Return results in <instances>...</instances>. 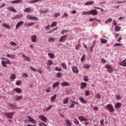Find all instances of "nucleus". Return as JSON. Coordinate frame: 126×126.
<instances>
[{"label": "nucleus", "mask_w": 126, "mask_h": 126, "mask_svg": "<svg viewBox=\"0 0 126 126\" xmlns=\"http://www.w3.org/2000/svg\"><path fill=\"white\" fill-rule=\"evenodd\" d=\"M78 120L80 121V122H84V124H85V126H87L90 123L87 122L88 121V119L86 118V117H84L83 116H79L78 117Z\"/></svg>", "instance_id": "obj_1"}, {"label": "nucleus", "mask_w": 126, "mask_h": 126, "mask_svg": "<svg viewBox=\"0 0 126 126\" xmlns=\"http://www.w3.org/2000/svg\"><path fill=\"white\" fill-rule=\"evenodd\" d=\"M1 60H4V61H2L1 62V65L3 67H7V65L6 64H11V62L9 61V60L6 58H1Z\"/></svg>", "instance_id": "obj_2"}, {"label": "nucleus", "mask_w": 126, "mask_h": 126, "mask_svg": "<svg viewBox=\"0 0 126 126\" xmlns=\"http://www.w3.org/2000/svg\"><path fill=\"white\" fill-rule=\"evenodd\" d=\"M3 114L5 116H6V117H7V118H8V119H11V120H12V117H13V115H14V112H3Z\"/></svg>", "instance_id": "obj_3"}, {"label": "nucleus", "mask_w": 126, "mask_h": 126, "mask_svg": "<svg viewBox=\"0 0 126 126\" xmlns=\"http://www.w3.org/2000/svg\"><path fill=\"white\" fill-rule=\"evenodd\" d=\"M106 110H108L110 113H114L115 109L112 104H108L106 105Z\"/></svg>", "instance_id": "obj_4"}, {"label": "nucleus", "mask_w": 126, "mask_h": 126, "mask_svg": "<svg viewBox=\"0 0 126 126\" xmlns=\"http://www.w3.org/2000/svg\"><path fill=\"white\" fill-rule=\"evenodd\" d=\"M104 68H107L109 73H111V72L114 71V69H113L112 65L108 64H106L105 65H104Z\"/></svg>", "instance_id": "obj_5"}, {"label": "nucleus", "mask_w": 126, "mask_h": 126, "mask_svg": "<svg viewBox=\"0 0 126 126\" xmlns=\"http://www.w3.org/2000/svg\"><path fill=\"white\" fill-rule=\"evenodd\" d=\"M38 118L40 121H42L43 123H47V122H48V118L44 115H39Z\"/></svg>", "instance_id": "obj_6"}, {"label": "nucleus", "mask_w": 126, "mask_h": 126, "mask_svg": "<svg viewBox=\"0 0 126 126\" xmlns=\"http://www.w3.org/2000/svg\"><path fill=\"white\" fill-rule=\"evenodd\" d=\"M27 118L30 123H32V124H37V121L35 119H34L33 118H32L31 116H28Z\"/></svg>", "instance_id": "obj_7"}, {"label": "nucleus", "mask_w": 126, "mask_h": 126, "mask_svg": "<svg viewBox=\"0 0 126 126\" xmlns=\"http://www.w3.org/2000/svg\"><path fill=\"white\" fill-rule=\"evenodd\" d=\"M90 14L91 15H97L98 14V12L97 11V9H94L92 10L89 11Z\"/></svg>", "instance_id": "obj_8"}, {"label": "nucleus", "mask_w": 126, "mask_h": 126, "mask_svg": "<svg viewBox=\"0 0 126 126\" xmlns=\"http://www.w3.org/2000/svg\"><path fill=\"white\" fill-rule=\"evenodd\" d=\"M66 37H67V34L62 36L59 39V42H65V41H66V40L65 39H66Z\"/></svg>", "instance_id": "obj_9"}, {"label": "nucleus", "mask_w": 126, "mask_h": 126, "mask_svg": "<svg viewBox=\"0 0 126 126\" xmlns=\"http://www.w3.org/2000/svg\"><path fill=\"white\" fill-rule=\"evenodd\" d=\"M72 70L74 73H78V72H79L78 67L76 66H73L72 67Z\"/></svg>", "instance_id": "obj_10"}, {"label": "nucleus", "mask_w": 126, "mask_h": 126, "mask_svg": "<svg viewBox=\"0 0 126 126\" xmlns=\"http://www.w3.org/2000/svg\"><path fill=\"white\" fill-rule=\"evenodd\" d=\"M118 63L121 66H126V58L123 61H119Z\"/></svg>", "instance_id": "obj_11"}, {"label": "nucleus", "mask_w": 126, "mask_h": 126, "mask_svg": "<svg viewBox=\"0 0 126 126\" xmlns=\"http://www.w3.org/2000/svg\"><path fill=\"white\" fill-rule=\"evenodd\" d=\"M80 89L81 90H83L84 88H86L87 87V83L86 82H82L80 83Z\"/></svg>", "instance_id": "obj_12"}, {"label": "nucleus", "mask_w": 126, "mask_h": 126, "mask_svg": "<svg viewBox=\"0 0 126 126\" xmlns=\"http://www.w3.org/2000/svg\"><path fill=\"white\" fill-rule=\"evenodd\" d=\"M6 9L7 10H9L10 11H12V12H17V11L15 9L14 7H11L10 6H8Z\"/></svg>", "instance_id": "obj_13"}, {"label": "nucleus", "mask_w": 126, "mask_h": 126, "mask_svg": "<svg viewBox=\"0 0 126 126\" xmlns=\"http://www.w3.org/2000/svg\"><path fill=\"white\" fill-rule=\"evenodd\" d=\"M64 122H65L66 126H72V123H71V122H70V121L69 120V119H68V118L66 119Z\"/></svg>", "instance_id": "obj_14"}, {"label": "nucleus", "mask_w": 126, "mask_h": 126, "mask_svg": "<svg viewBox=\"0 0 126 126\" xmlns=\"http://www.w3.org/2000/svg\"><path fill=\"white\" fill-rule=\"evenodd\" d=\"M22 17H23V14L21 13L20 14H17L14 16V17L13 18V19L14 20L16 19H19V18H21Z\"/></svg>", "instance_id": "obj_15"}, {"label": "nucleus", "mask_w": 126, "mask_h": 126, "mask_svg": "<svg viewBox=\"0 0 126 126\" xmlns=\"http://www.w3.org/2000/svg\"><path fill=\"white\" fill-rule=\"evenodd\" d=\"M22 98H23L22 95L19 96L17 95H15L13 97V100H14L15 101H19V100H21Z\"/></svg>", "instance_id": "obj_16"}, {"label": "nucleus", "mask_w": 126, "mask_h": 126, "mask_svg": "<svg viewBox=\"0 0 126 126\" xmlns=\"http://www.w3.org/2000/svg\"><path fill=\"white\" fill-rule=\"evenodd\" d=\"M13 91H14V92L18 94L22 93V90L19 88H15L13 89Z\"/></svg>", "instance_id": "obj_17"}, {"label": "nucleus", "mask_w": 126, "mask_h": 126, "mask_svg": "<svg viewBox=\"0 0 126 126\" xmlns=\"http://www.w3.org/2000/svg\"><path fill=\"white\" fill-rule=\"evenodd\" d=\"M71 104L70 105V109H72V108H74V105H79V103H77L76 101H71Z\"/></svg>", "instance_id": "obj_18"}, {"label": "nucleus", "mask_w": 126, "mask_h": 126, "mask_svg": "<svg viewBox=\"0 0 126 126\" xmlns=\"http://www.w3.org/2000/svg\"><path fill=\"white\" fill-rule=\"evenodd\" d=\"M39 12L41 14H42V13H47V12H49V9L43 8V10L40 9Z\"/></svg>", "instance_id": "obj_19"}, {"label": "nucleus", "mask_w": 126, "mask_h": 126, "mask_svg": "<svg viewBox=\"0 0 126 126\" xmlns=\"http://www.w3.org/2000/svg\"><path fill=\"white\" fill-rule=\"evenodd\" d=\"M31 40L33 43H36V41H37V36H36V35H33L31 37Z\"/></svg>", "instance_id": "obj_20"}, {"label": "nucleus", "mask_w": 126, "mask_h": 126, "mask_svg": "<svg viewBox=\"0 0 126 126\" xmlns=\"http://www.w3.org/2000/svg\"><path fill=\"white\" fill-rule=\"evenodd\" d=\"M122 107V103L121 102H117L115 105V109H120Z\"/></svg>", "instance_id": "obj_21"}, {"label": "nucleus", "mask_w": 126, "mask_h": 126, "mask_svg": "<svg viewBox=\"0 0 126 126\" xmlns=\"http://www.w3.org/2000/svg\"><path fill=\"white\" fill-rule=\"evenodd\" d=\"M23 23H24V21H20L18 23H17L16 25V29H18V28H19V27H20V26L22 25V24H23Z\"/></svg>", "instance_id": "obj_22"}, {"label": "nucleus", "mask_w": 126, "mask_h": 126, "mask_svg": "<svg viewBox=\"0 0 126 126\" xmlns=\"http://www.w3.org/2000/svg\"><path fill=\"white\" fill-rule=\"evenodd\" d=\"M60 82L57 81L55 83H53L52 85V88H57L59 85H60Z\"/></svg>", "instance_id": "obj_23"}, {"label": "nucleus", "mask_w": 126, "mask_h": 126, "mask_svg": "<svg viewBox=\"0 0 126 126\" xmlns=\"http://www.w3.org/2000/svg\"><path fill=\"white\" fill-rule=\"evenodd\" d=\"M9 107H10V108H11L13 110L16 109L17 110L18 109H19V107H18L16 105H14V104H10L9 105Z\"/></svg>", "instance_id": "obj_24"}, {"label": "nucleus", "mask_w": 126, "mask_h": 126, "mask_svg": "<svg viewBox=\"0 0 126 126\" xmlns=\"http://www.w3.org/2000/svg\"><path fill=\"white\" fill-rule=\"evenodd\" d=\"M61 86L62 87H64V86L68 87L69 86V83L67 82H63L61 83Z\"/></svg>", "instance_id": "obj_25"}, {"label": "nucleus", "mask_w": 126, "mask_h": 126, "mask_svg": "<svg viewBox=\"0 0 126 126\" xmlns=\"http://www.w3.org/2000/svg\"><path fill=\"white\" fill-rule=\"evenodd\" d=\"M21 2H22V0H14L11 1V3H13V4L21 3Z\"/></svg>", "instance_id": "obj_26"}, {"label": "nucleus", "mask_w": 126, "mask_h": 126, "mask_svg": "<svg viewBox=\"0 0 126 126\" xmlns=\"http://www.w3.org/2000/svg\"><path fill=\"white\" fill-rule=\"evenodd\" d=\"M22 56L23 57V58H24V60H25V61H27V62H30V61L31 60V58H30V57L25 56V55L23 54Z\"/></svg>", "instance_id": "obj_27"}, {"label": "nucleus", "mask_w": 126, "mask_h": 126, "mask_svg": "<svg viewBox=\"0 0 126 126\" xmlns=\"http://www.w3.org/2000/svg\"><path fill=\"white\" fill-rule=\"evenodd\" d=\"M79 100H80V102L83 103V104L87 103V101H86V99H84V97H79Z\"/></svg>", "instance_id": "obj_28"}, {"label": "nucleus", "mask_w": 126, "mask_h": 126, "mask_svg": "<svg viewBox=\"0 0 126 126\" xmlns=\"http://www.w3.org/2000/svg\"><path fill=\"white\" fill-rule=\"evenodd\" d=\"M24 12H28V13H31L32 10L30 7H27L24 9Z\"/></svg>", "instance_id": "obj_29"}, {"label": "nucleus", "mask_w": 126, "mask_h": 126, "mask_svg": "<svg viewBox=\"0 0 126 126\" xmlns=\"http://www.w3.org/2000/svg\"><path fill=\"white\" fill-rule=\"evenodd\" d=\"M54 63L51 60H48V61L46 62V64L48 65V66H50L53 64Z\"/></svg>", "instance_id": "obj_30"}, {"label": "nucleus", "mask_w": 126, "mask_h": 126, "mask_svg": "<svg viewBox=\"0 0 126 126\" xmlns=\"http://www.w3.org/2000/svg\"><path fill=\"white\" fill-rule=\"evenodd\" d=\"M56 99H57V94H55L53 96H51L50 101L51 102H55Z\"/></svg>", "instance_id": "obj_31"}, {"label": "nucleus", "mask_w": 126, "mask_h": 126, "mask_svg": "<svg viewBox=\"0 0 126 126\" xmlns=\"http://www.w3.org/2000/svg\"><path fill=\"white\" fill-rule=\"evenodd\" d=\"M100 42L101 44H107V43H108V40L106 39L101 38H100Z\"/></svg>", "instance_id": "obj_32"}, {"label": "nucleus", "mask_w": 126, "mask_h": 126, "mask_svg": "<svg viewBox=\"0 0 126 126\" xmlns=\"http://www.w3.org/2000/svg\"><path fill=\"white\" fill-rule=\"evenodd\" d=\"M10 79H11L12 80H13L14 79H16V75H15V74L14 73H12L11 74V75L10 76Z\"/></svg>", "instance_id": "obj_33"}, {"label": "nucleus", "mask_w": 126, "mask_h": 126, "mask_svg": "<svg viewBox=\"0 0 126 126\" xmlns=\"http://www.w3.org/2000/svg\"><path fill=\"white\" fill-rule=\"evenodd\" d=\"M2 26L4 27V28H6V29H11V28L10 27V26L9 25H7V24H4L2 25Z\"/></svg>", "instance_id": "obj_34"}, {"label": "nucleus", "mask_w": 126, "mask_h": 126, "mask_svg": "<svg viewBox=\"0 0 126 126\" xmlns=\"http://www.w3.org/2000/svg\"><path fill=\"white\" fill-rule=\"evenodd\" d=\"M94 3V1H87L84 3L85 5H91V4H93Z\"/></svg>", "instance_id": "obj_35"}, {"label": "nucleus", "mask_w": 126, "mask_h": 126, "mask_svg": "<svg viewBox=\"0 0 126 126\" xmlns=\"http://www.w3.org/2000/svg\"><path fill=\"white\" fill-rule=\"evenodd\" d=\"M52 108H53V105H50L49 106L45 108V109L43 110V112H45V111H46V112H48V111H50V110H51V109H52Z\"/></svg>", "instance_id": "obj_36"}, {"label": "nucleus", "mask_w": 126, "mask_h": 126, "mask_svg": "<svg viewBox=\"0 0 126 126\" xmlns=\"http://www.w3.org/2000/svg\"><path fill=\"white\" fill-rule=\"evenodd\" d=\"M68 100H69L68 97H65L63 101V104H67L68 103Z\"/></svg>", "instance_id": "obj_37"}, {"label": "nucleus", "mask_w": 126, "mask_h": 126, "mask_svg": "<svg viewBox=\"0 0 126 126\" xmlns=\"http://www.w3.org/2000/svg\"><path fill=\"white\" fill-rule=\"evenodd\" d=\"M6 56L9 59H14V58H15V55L14 54H13L12 55H10V54H6Z\"/></svg>", "instance_id": "obj_38"}, {"label": "nucleus", "mask_w": 126, "mask_h": 126, "mask_svg": "<svg viewBox=\"0 0 126 126\" xmlns=\"http://www.w3.org/2000/svg\"><path fill=\"white\" fill-rule=\"evenodd\" d=\"M73 122L75 125H77V126H78V125H79V121H78V120H77V119H76V118H74Z\"/></svg>", "instance_id": "obj_39"}, {"label": "nucleus", "mask_w": 126, "mask_h": 126, "mask_svg": "<svg viewBox=\"0 0 126 126\" xmlns=\"http://www.w3.org/2000/svg\"><path fill=\"white\" fill-rule=\"evenodd\" d=\"M90 64H86L83 66V68H87V69L90 68Z\"/></svg>", "instance_id": "obj_40"}, {"label": "nucleus", "mask_w": 126, "mask_h": 126, "mask_svg": "<svg viewBox=\"0 0 126 126\" xmlns=\"http://www.w3.org/2000/svg\"><path fill=\"white\" fill-rule=\"evenodd\" d=\"M113 20V19L110 18L109 19H108L107 20H106V21L105 22V24H109V23H110V22H112Z\"/></svg>", "instance_id": "obj_41"}, {"label": "nucleus", "mask_w": 126, "mask_h": 126, "mask_svg": "<svg viewBox=\"0 0 126 126\" xmlns=\"http://www.w3.org/2000/svg\"><path fill=\"white\" fill-rule=\"evenodd\" d=\"M48 42L49 43H52V42H55L56 41V38L52 37V38H50L48 40Z\"/></svg>", "instance_id": "obj_42"}, {"label": "nucleus", "mask_w": 126, "mask_h": 126, "mask_svg": "<svg viewBox=\"0 0 126 126\" xmlns=\"http://www.w3.org/2000/svg\"><path fill=\"white\" fill-rule=\"evenodd\" d=\"M34 24H35V23L34 22H32V23H30L29 24L25 23V25H26L28 27H30L31 26H33V25H34Z\"/></svg>", "instance_id": "obj_43"}, {"label": "nucleus", "mask_w": 126, "mask_h": 126, "mask_svg": "<svg viewBox=\"0 0 126 126\" xmlns=\"http://www.w3.org/2000/svg\"><path fill=\"white\" fill-rule=\"evenodd\" d=\"M61 15V13L60 12H57L54 13V18H57L59 17Z\"/></svg>", "instance_id": "obj_44"}, {"label": "nucleus", "mask_w": 126, "mask_h": 126, "mask_svg": "<svg viewBox=\"0 0 126 126\" xmlns=\"http://www.w3.org/2000/svg\"><path fill=\"white\" fill-rule=\"evenodd\" d=\"M61 65L63 69H67V67L66 66V64L64 63H62Z\"/></svg>", "instance_id": "obj_45"}, {"label": "nucleus", "mask_w": 126, "mask_h": 126, "mask_svg": "<svg viewBox=\"0 0 126 126\" xmlns=\"http://www.w3.org/2000/svg\"><path fill=\"white\" fill-rule=\"evenodd\" d=\"M80 48H81V44H78L76 45L75 50H76V51H78V50H79V49H80Z\"/></svg>", "instance_id": "obj_46"}, {"label": "nucleus", "mask_w": 126, "mask_h": 126, "mask_svg": "<svg viewBox=\"0 0 126 126\" xmlns=\"http://www.w3.org/2000/svg\"><path fill=\"white\" fill-rule=\"evenodd\" d=\"M54 70L56 71H62V70H63V69L62 68H59L58 66H56L54 68Z\"/></svg>", "instance_id": "obj_47"}, {"label": "nucleus", "mask_w": 126, "mask_h": 126, "mask_svg": "<svg viewBox=\"0 0 126 126\" xmlns=\"http://www.w3.org/2000/svg\"><path fill=\"white\" fill-rule=\"evenodd\" d=\"M29 18H30L31 20H38V18L37 17H34L33 16H32Z\"/></svg>", "instance_id": "obj_48"}, {"label": "nucleus", "mask_w": 126, "mask_h": 126, "mask_svg": "<svg viewBox=\"0 0 126 126\" xmlns=\"http://www.w3.org/2000/svg\"><path fill=\"white\" fill-rule=\"evenodd\" d=\"M123 46L122 44L119 43H116L114 45L113 47H122Z\"/></svg>", "instance_id": "obj_49"}, {"label": "nucleus", "mask_w": 126, "mask_h": 126, "mask_svg": "<svg viewBox=\"0 0 126 126\" xmlns=\"http://www.w3.org/2000/svg\"><path fill=\"white\" fill-rule=\"evenodd\" d=\"M121 28L120 27L116 26L115 27V31L116 32H119V31H120V30H121Z\"/></svg>", "instance_id": "obj_50"}, {"label": "nucleus", "mask_w": 126, "mask_h": 126, "mask_svg": "<svg viewBox=\"0 0 126 126\" xmlns=\"http://www.w3.org/2000/svg\"><path fill=\"white\" fill-rule=\"evenodd\" d=\"M57 22H54L52 24L50 25V28H53V27H55V26H57Z\"/></svg>", "instance_id": "obj_51"}, {"label": "nucleus", "mask_w": 126, "mask_h": 126, "mask_svg": "<svg viewBox=\"0 0 126 126\" xmlns=\"http://www.w3.org/2000/svg\"><path fill=\"white\" fill-rule=\"evenodd\" d=\"M116 100H122V96L120 94L115 95Z\"/></svg>", "instance_id": "obj_52"}, {"label": "nucleus", "mask_w": 126, "mask_h": 126, "mask_svg": "<svg viewBox=\"0 0 126 126\" xmlns=\"http://www.w3.org/2000/svg\"><path fill=\"white\" fill-rule=\"evenodd\" d=\"M45 91L46 93H50V92H51V87H48L45 89Z\"/></svg>", "instance_id": "obj_53"}, {"label": "nucleus", "mask_w": 126, "mask_h": 126, "mask_svg": "<svg viewBox=\"0 0 126 126\" xmlns=\"http://www.w3.org/2000/svg\"><path fill=\"white\" fill-rule=\"evenodd\" d=\"M21 83H22V82L21 80H18L16 82L15 84L17 86H19V85H21Z\"/></svg>", "instance_id": "obj_54"}, {"label": "nucleus", "mask_w": 126, "mask_h": 126, "mask_svg": "<svg viewBox=\"0 0 126 126\" xmlns=\"http://www.w3.org/2000/svg\"><path fill=\"white\" fill-rule=\"evenodd\" d=\"M48 56H49L51 59H54V58H55V55L51 53H48Z\"/></svg>", "instance_id": "obj_55"}, {"label": "nucleus", "mask_w": 126, "mask_h": 126, "mask_svg": "<svg viewBox=\"0 0 126 126\" xmlns=\"http://www.w3.org/2000/svg\"><path fill=\"white\" fill-rule=\"evenodd\" d=\"M94 97L97 99H101V95H100V94H95Z\"/></svg>", "instance_id": "obj_56"}, {"label": "nucleus", "mask_w": 126, "mask_h": 126, "mask_svg": "<svg viewBox=\"0 0 126 126\" xmlns=\"http://www.w3.org/2000/svg\"><path fill=\"white\" fill-rule=\"evenodd\" d=\"M83 78H84V81H85L86 82H88V81H89V80H88V76H84Z\"/></svg>", "instance_id": "obj_57"}, {"label": "nucleus", "mask_w": 126, "mask_h": 126, "mask_svg": "<svg viewBox=\"0 0 126 126\" xmlns=\"http://www.w3.org/2000/svg\"><path fill=\"white\" fill-rule=\"evenodd\" d=\"M9 44L11 45L12 46H14V47L17 46V44H16L15 42L13 41H11L10 42H9Z\"/></svg>", "instance_id": "obj_58"}, {"label": "nucleus", "mask_w": 126, "mask_h": 126, "mask_svg": "<svg viewBox=\"0 0 126 126\" xmlns=\"http://www.w3.org/2000/svg\"><path fill=\"white\" fill-rule=\"evenodd\" d=\"M85 60V55H83L81 58V63H83Z\"/></svg>", "instance_id": "obj_59"}, {"label": "nucleus", "mask_w": 126, "mask_h": 126, "mask_svg": "<svg viewBox=\"0 0 126 126\" xmlns=\"http://www.w3.org/2000/svg\"><path fill=\"white\" fill-rule=\"evenodd\" d=\"M86 96H89L90 95V91L86 90L85 91Z\"/></svg>", "instance_id": "obj_60"}, {"label": "nucleus", "mask_w": 126, "mask_h": 126, "mask_svg": "<svg viewBox=\"0 0 126 126\" xmlns=\"http://www.w3.org/2000/svg\"><path fill=\"white\" fill-rule=\"evenodd\" d=\"M57 76L60 78V77H62V76H63V73L61 72H58L57 74Z\"/></svg>", "instance_id": "obj_61"}, {"label": "nucleus", "mask_w": 126, "mask_h": 126, "mask_svg": "<svg viewBox=\"0 0 126 126\" xmlns=\"http://www.w3.org/2000/svg\"><path fill=\"white\" fill-rule=\"evenodd\" d=\"M38 126H47V124H46V123H45L40 122L38 124Z\"/></svg>", "instance_id": "obj_62"}, {"label": "nucleus", "mask_w": 126, "mask_h": 126, "mask_svg": "<svg viewBox=\"0 0 126 126\" xmlns=\"http://www.w3.org/2000/svg\"><path fill=\"white\" fill-rule=\"evenodd\" d=\"M30 69H31V70H32V71H35V72L37 71V70L36 69V68H34L32 66H30Z\"/></svg>", "instance_id": "obj_63"}, {"label": "nucleus", "mask_w": 126, "mask_h": 126, "mask_svg": "<svg viewBox=\"0 0 126 126\" xmlns=\"http://www.w3.org/2000/svg\"><path fill=\"white\" fill-rule=\"evenodd\" d=\"M86 14H90L89 11H84L82 13V15H85Z\"/></svg>", "instance_id": "obj_64"}]
</instances>
